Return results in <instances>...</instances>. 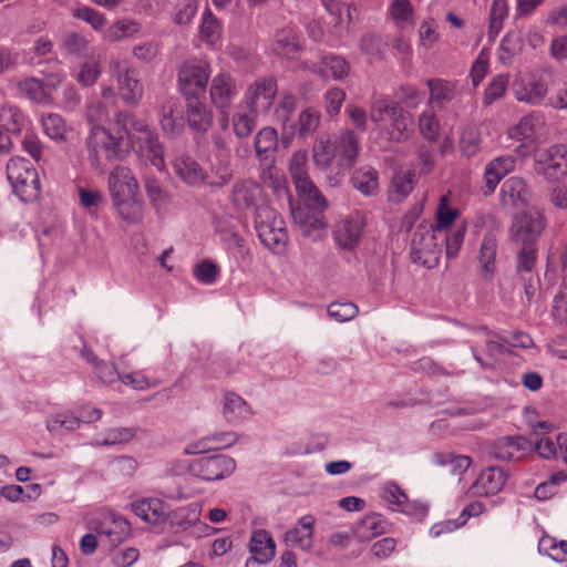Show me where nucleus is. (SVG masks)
<instances>
[{"instance_id":"f257e3e1","label":"nucleus","mask_w":567,"mask_h":567,"mask_svg":"<svg viewBox=\"0 0 567 567\" xmlns=\"http://www.w3.org/2000/svg\"><path fill=\"white\" fill-rule=\"evenodd\" d=\"M114 121L130 142L136 146L140 156L158 171H163L165 167L164 146L159 142L157 132L145 121L136 118L127 111L115 112Z\"/></svg>"},{"instance_id":"f03ea898","label":"nucleus","mask_w":567,"mask_h":567,"mask_svg":"<svg viewBox=\"0 0 567 567\" xmlns=\"http://www.w3.org/2000/svg\"><path fill=\"white\" fill-rule=\"evenodd\" d=\"M120 134L112 135L104 126L95 125L91 127L86 138L89 161L100 173L105 172L106 163L123 161L127 152L123 148L124 133L118 127Z\"/></svg>"},{"instance_id":"7ed1b4c3","label":"nucleus","mask_w":567,"mask_h":567,"mask_svg":"<svg viewBox=\"0 0 567 567\" xmlns=\"http://www.w3.org/2000/svg\"><path fill=\"white\" fill-rule=\"evenodd\" d=\"M255 229L261 244L274 252L285 250L288 233L284 219L267 205L256 207Z\"/></svg>"},{"instance_id":"20e7f679","label":"nucleus","mask_w":567,"mask_h":567,"mask_svg":"<svg viewBox=\"0 0 567 567\" xmlns=\"http://www.w3.org/2000/svg\"><path fill=\"white\" fill-rule=\"evenodd\" d=\"M7 177L13 193L24 203L38 199L40 181L33 165L23 157H13L7 164Z\"/></svg>"},{"instance_id":"39448f33","label":"nucleus","mask_w":567,"mask_h":567,"mask_svg":"<svg viewBox=\"0 0 567 567\" xmlns=\"http://www.w3.org/2000/svg\"><path fill=\"white\" fill-rule=\"evenodd\" d=\"M89 527L97 534L101 547L106 550H113L131 534L128 520L113 512H105L92 518Z\"/></svg>"},{"instance_id":"423d86ee","label":"nucleus","mask_w":567,"mask_h":567,"mask_svg":"<svg viewBox=\"0 0 567 567\" xmlns=\"http://www.w3.org/2000/svg\"><path fill=\"white\" fill-rule=\"evenodd\" d=\"M210 65L202 59L185 61L178 70V89L185 99L204 97L209 76Z\"/></svg>"},{"instance_id":"0eeeda50","label":"nucleus","mask_w":567,"mask_h":567,"mask_svg":"<svg viewBox=\"0 0 567 567\" xmlns=\"http://www.w3.org/2000/svg\"><path fill=\"white\" fill-rule=\"evenodd\" d=\"M299 161L300 158L295 155L290 166L292 182L300 198L298 206L324 210L328 207L326 198L309 178L305 167Z\"/></svg>"},{"instance_id":"6e6552de","label":"nucleus","mask_w":567,"mask_h":567,"mask_svg":"<svg viewBox=\"0 0 567 567\" xmlns=\"http://www.w3.org/2000/svg\"><path fill=\"white\" fill-rule=\"evenodd\" d=\"M236 468L233 457L224 454L204 455L189 463V472L204 481H219Z\"/></svg>"},{"instance_id":"1a4fd4ad","label":"nucleus","mask_w":567,"mask_h":567,"mask_svg":"<svg viewBox=\"0 0 567 567\" xmlns=\"http://www.w3.org/2000/svg\"><path fill=\"white\" fill-rule=\"evenodd\" d=\"M546 220L539 212H526L517 215L511 227V236L520 247H535Z\"/></svg>"},{"instance_id":"9d476101","label":"nucleus","mask_w":567,"mask_h":567,"mask_svg":"<svg viewBox=\"0 0 567 567\" xmlns=\"http://www.w3.org/2000/svg\"><path fill=\"white\" fill-rule=\"evenodd\" d=\"M28 121L20 109L9 104L0 105V153H8L14 138L23 133Z\"/></svg>"},{"instance_id":"9b49d317","label":"nucleus","mask_w":567,"mask_h":567,"mask_svg":"<svg viewBox=\"0 0 567 567\" xmlns=\"http://www.w3.org/2000/svg\"><path fill=\"white\" fill-rule=\"evenodd\" d=\"M437 233L434 225L420 224L416 227L411 238L410 248V255L414 262H420L430 268L429 257H433L436 260V256L440 252Z\"/></svg>"},{"instance_id":"f8f14e48","label":"nucleus","mask_w":567,"mask_h":567,"mask_svg":"<svg viewBox=\"0 0 567 567\" xmlns=\"http://www.w3.org/2000/svg\"><path fill=\"white\" fill-rule=\"evenodd\" d=\"M533 451V443L524 436H503L488 446V454L499 461L518 462Z\"/></svg>"},{"instance_id":"ddd939ff","label":"nucleus","mask_w":567,"mask_h":567,"mask_svg":"<svg viewBox=\"0 0 567 567\" xmlns=\"http://www.w3.org/2000/svg\"><path fill=\"white\" fill-rule=\"evenodd\" d=\"M277 93V83L271 78L254 82L247 90L244 104L252 113L268 112Z\"/></svg>"},{"instance_id":"4468645a","label":"nucleus","mask_w":567,"mask_h":567,"mask_svg":"<svg viewBox=\"0 0 567 567\" xmlns=\"http://www.w3.org/2000/svg\"><path fill=\"white\" fill-rule=\"evenodd\" d=\"M107 184L112 202L138 195V183L126 166L116 165L109 175Z\"/></svg>"},{"instance_id":"2eb2a0df","label":"nucleus","mask_w":567,"mask_h":567,"mask_svg":"<svg viewBox=\"0 0 567 567\" xmlns=\"http://www.w3.org/2000/svg\"><path fill=\"white\" fill-rule=\"evenodd\" d=\"M364 220L359 213L340 220L333 231L334 240L343 249L354 248L361 238Z\"/></svg>"},{"instance_id":"dca6fc26","label":"nucleus","mask_w":567,"mask_h":567,"mask_svg":"<svg viewBox=\"0 0 567 567\" xmlns=\"http://www.w3.org/2000/svg\"><path fill=\"white\" fill-rule=\"evenodd\" d=\"M530 198V190L520 177H509L501 187V203L506 208H524Z\"/></svg>"},{"instance_id":"f3484780","label":"nucleus","mask_w":567,"mask_h":567,"mask_svg":"<svg viewBox=\"0 0 567 567\" xmlns=\"http://www.w3.org/2000/svg\"><path fill=\"white\" fill-rule=\"evenodd\" d=\"M293 223L299 227L301 234L307 237H318V231L326 227L324 210L312 209L300 206H290Z\"/></svg>"},{"instance_id":"a211bd4d","label":"nucleus","mask_w":567,"mask_h":567,"mask_svg":"<svg viewBox=\"0 0 567 567\" xmlns=\"http://www.w3.org/2000/svg\"><path fill=\"white\" fill-rule=\"evenodd\" d=\"M209 95L217 109H228L237 95L235 79L228 73L216 74L210 83Z\"/></svg>"},{"instance_id":"6ab92c4d","label":"nucleus","mask_w":567,"mask_h":567,"mask_svg":"<svg viewBox=\"0 0 567 567\" xmlns=\"http://www.w3.org/2000/svg\"><path fill=\"white\" fill-rule=\"evenodd\" d=\"M174 173L188 186L198 187L205 181V169L190 155L183 154L173 162Z\"/></svg>"},{"instance_id":"aec40b11","label":"nucleus","mask_w":567,"mask_h":567,"mask_svg":"<svg viewBox=\"0 0 567 567\" xmlns=\"http://www.w3.org/2000/svg\"><path fill=\"white\" fill-rule=\"evenodd\" d=\"M315 523L316 519L312 515H305L300 517L297 526L286 532L285 542L303 551H309L313 546Z\"/></svg>"},{"instance_id":"412c9836","label":"nucleus","mask_w":567,"mask_h":567,"mask_svg":"<svg viewBox=\"0 0 567 567\" xmlns=\"http://www.w3.org/2000/svg\"><path fill=\"white\" fill-rule=\"evenodd\" d=\"M516 159L511 155H502L491 161L484 172L485 195L495 192L498 183L515 167Z\"/></svg>"},{"instance_id":"4be33fe9","label":"nucleus","mask_w":567,"mask_h":567,"mask_svg":"<svg viewBox=\"0 0 567 567\" xmlns=\"http://www.w3.org/2000/svg\"><path fill=\"white\" fill-rule=\"evenodd\" d=\"M506 480L507 475L503 468L498 466H489L478 475L473 488L478 495H496L503 489Z\"/></svg>"},{"instance_id":"5701e85b","label":"nucleus","mask_w":567,"mask_h":567,"mask_svg":"<svg viewBox=\"0 0 567 567\" xmlns=\"http://www.w3.org/2000/svg\"><path fill=\"white\" fill-rule=\"evenodd\" d=\"M132 507L135 515L147 523L166 522L168 505L159 498H143L133 503Z\"/></svg>"},{"instance_id":"b1692460","label":"nucleus","mask_w":567,"mask_h":567,"mask_svg":"<svg viewBox=\"0 0 567 567\" xmlns=\"http://www.w3.org/2000/svg\"><path fill=\"white\" fill-rule=\"evenodd\" d=\"M547 91V85L544 81L530 76L515 84L514 95L519 102L536 105L545 99Z\"/></svg>"},{"instance_id":"393cba45","label":"nucleus","mask_w":567,"mask_h":567,"mask_svg":"<svg viewBox=\"0 0 567 567\" xmlns=\"http://www.w3.org/2000/svg\"><path fill=\"white\" fill-rule=\"evenodd\" d=\"M200 518V507L198 504H189L187 506L178 507L172 512H167L166 522L169 530L173 533H181L187 530Z\"/></svg>"},{"instance_id":"a878e982","label":"nucleus","mask_w":567,"mask_h":567,"mask_svg":"<svg viewBox=\"0 0 567 567\" xmlns=\"http://www.w3.org/2000/svg\"><path fill=\"white\" fill-rule=\"evenodd\" d=\"M336 157L341 166L352 167L360 151L359 138L351 130L343 131L334 142Z\"/></svg>"},{"instance_id":"bb28decb","label":"nucleus","mask_w":567,"mask_h":567,"mask_svg":"<svg viewBox=\"0 0 567 567\" xmlns=\"http://www.w3.org/2000/svg\"><path fill=\"white\" fill-rule=\"evenodd\" d=\"M59 49L64 58H89L92 47L89 40L79 32H64L59 41Z\"/></svg>"},{"instance_id":"cd10ccee","label":"nucleus","mask_w":567,"mask_h":567,"mask_svg":"<svg viewBox=\"0 0 567 567\" xmlns=\"http://www.w3.org/2000/svg\"><path fill=\"white\" fill-rule=\"evenodd\" d=\"M548 163L543 167L547 181H557L567 175V145L556 144L548 148Z\"/></svg>"},{"instance_id":"c85d7f7f","label":"nucleus","mask_w":567,"mask_h":567,"mask_svg":"<svg viewBox=\"0 0 567 567\" xmlns=\"http://www.w3.org/2000/svg\"><path fill=\"white\" fill-rule=\"evenodd\" d=\"M187 100V122L189 127L198 133L209 130L213 123V115L208 107L200 102V97Z\"/></svg>"},{"instance_id":"c756f323","label":"nucleus","mask_w":567,"mask_h":567,"mask_svg":"<svg viewBox=\"0 0 567 567\" xmlns=\"http://www.w3.org/2000/svg\"><path fill=\"white\" fill-rule=\"evenodd\" d=\"M18 91L30 101L41 105L53 104L52 94L45 89L44 82L38 78L30 76L18 83Z\"/></svg>"},{"instance_id":"7c9ffc66","label":"nucleus","mask_w":567,"mask_h":567,"mask_svg":"<svg viewBox=\"0 0 567 567\" xmlns=\"http://www.w3.org/2000/svg\"><path fill=\"white\" fill-rule=\"evenodd\" d=\"M112 203L120 218L127 224L142 221L144 217V203L138 195L115 199Z\"/></svg>"},{"instance_id":"2f4dec72","label":"nucleus","mask_w":567,"mask_h":567,"mask_svg":"<svg viewBox=\"0 0 567 567\" xmlns=\"http://www.w3.org/2000/svg\"><path fill=\"white\" fill-rule=\"evenodd\" d=\"M278 135L272 127L261 128L255 138L256 155L264 165H270L274 161L271 154L277 150Z\"/></svg>"},{"instance_id":"473e14b6","label":"nucleus","mask_w":567,"mask_h":567,"mask_svg":"<svg viewBox=\"0 0 567 567\" xmlns=\"http://www.w3.org/2000/svg\"><path fill=\"white\" fill-rule=\"evenodd\" d=\"M249 551L264 561H271L276 555V543L266 529H256L249 540Z\"/></svg>"},{"instance_id":"72a5a7b5","label":"nucleus","mask_w":567,"mask_h":567,"mask_svg":"<svg viewBox=\"0 0 567 567\" xmlns=\"http://www.w3.org/2000/svg\"><path fill=\"white\" fill-rule=\"evenodd\" d=\"M261 193V188L255 182L241 181L234 185L231 198L238 208H250L256 206Z\"/></svg>"},{"instance_id":"f704fd0d","label":"nucleus","mask_w":567,"mask_h":567,"mask_svg":"<svg viewBox=\"0 0 567 567\" xmlns=\"http://www.w3.org/2000/svg\"><path fill=\"white\" fill-rule=\"evenodd\" d=\"M544 124V116L539 112H532L524 116L516 126L511 128L509 136L519 141L532 140Z\"/></svg>"},{"instance_id":"c9c22d12","label":"nucleus","mask_w":567,"mask_h":567,"mask_svg":"<svg viewBox=\"0 0 567 567\" xmlns=\"http://www.w3.org/2000/svg\"><path fill=\"white\" fill-rule=\"evenodd\" d=\"M388 522L380 514L371 513L357 524L354 533L360 539L368 540L384 534Z\"/></svg>"},{"instance_id":"e433bc0d","label":"nucleus","mask_w":567,"mask_h":567,"mask_svg":"<svg viewBox=\"0 0 567 567\" xmlns=\"http://www.w3.org/2000/svg\"><path fill=\"white\" fill-rule=\"evenodd\" d=\"M272 47L276 53L285 56H290L301 49L299 37L290 27L282 28L276 33Z\"/></svg>"},{"instance_id":"4c0bfd02","label":"nucleus","mask_w":567,"mask_h":567,"mask_svg":"<svg viewBox=\"0 0 567 567\" xmlns=\"http://www.w3.org/2000/svg\"><path fill=\"white\" fill-rule=\"evenodd\" d=\"M122 101L130 106H137L143 97V85L135 71L117 82Z\"/></svg>"},{"instance_id":"58836bf2","label":"nucleus","mask_w":567,"mask_h":567,"mask_svg":"<svg viewBox=\"0 0 567 567\" xmlns=\"http://www.w3.org/2000/svg\"><path fill=\"white\" fill-rule=\"evenodd\" d=\"M352 186L365 196H373L379 188L378 172L372 167H361L351 176Z\"/></svg>"},{"instance_id":"ea45409f","label":"nucleus","mask_w":567,"mask_h":567,"mask_svg":"<svg viewBox=\"0 0 567 567\" xmlns=\"http://www.w3.org/2000/svg\"><path fill=\"white\" fill-rule=\"evenodd\" d=\"M159 123L163 132L169 136H177L184 130L183 115L177 111L174 103L163 105L159 115Z\"/></svg>"},{"instance_id":"a19ab883","label":"nucleus","mask_w":567,"mask_h":567,"mask_svg":"<svg viewBox=\"0 0 567 567\" xmlns=\"http://www.w3.org/2000/svg\"><path fill=\"white\" fill-rule=\"evenodd\" d=\"M223 414L228 422L238 423L248 416V404L236 393L227 392L224 398Z\"/></svg>"},{"instance_id":"79ce46f5","label":"nucleus","mask_w":567,"mask_h":567,"mask_svg":"<svg viewBox=\"0 0 567 567\" xmlns=\"http://www.w3.org/2000/svg\"><path fill=\"white\" fill-rule=\"evenodd\" d=\"M390 140L398 143L408 140L410 127L413 125L412 115L403 107H400L395 115L390 118Z\"/></svg>"},{"instance_id":"37998d69","label":"nucleus","mask_w":567,"mask_h":567,"mask_svg":"<svg viewBox=\"0 0 567 567\" xmlns=\"http://www.w3.org/2000/svg\"><path fill=\"white\" fill-rule=\"evenodd\" d=\"M233 177V169L229 164L224 161H218L213 164L210 172L205 171V181L203 185L212 188H223L226 186Z\"/></svg>"},{"instance_id":"c03bdc74","label":"nucleus","mask_w":567,"mask_h":567,"mask_svg":"<svg viewBox=\"0 0 567 567\" xmlns=\"http://www.w3.org/2000/svg\"><path fill=\"white\" fill-rule=\"evenodd\" d=\"M508 16V4L506 0H493L489 11V22L487 37L489 41H494L503 29L504 20Z\"/></svg>"},{"instance_id":"a18cd8bd","label":"nucleus","mask_w":567,"mask_h":567,"mask_svg":"<svg viewBox=\"0 0 567 567\" xmlns=\"http://www.w3.org/2000/svg\"><path fill=\"white\" fill-rule=\"evenodd\" d=\"M312 156L315 163L322 168H327L331 165L333 157H336V147L334 143H331L329 136L320 135L316 140L312 148Z\"/></svg>"},{"instance_id":"49530a36","label":"nucleus","mask_w":567,"mask_h":567,"mask_svg":"<svg viewBox=\"0 0 567 567\" xmlns=\"http://www.w3.org/2000/svg\"><path fill=\"white\" fill-rule=\"evenodd\" d=\"M399 104L388 96L374 97L371 104L370 116L374 123H382L395 115Z\"/></svg>"},{"instance_id":"de8ad7c7","label":"nucleus","mask_w":567,"mask_h":567,"mask_svg":"<svg viewBox=\"0 0 567 567\" xmlns=\"http://www.w3.org/2000/svg\"><path fill=\"white\" fill-rule=\"evenodd\" d=\"M320 125V113L313 107L305 109L298 118L297 135L301 140L313 136Z\"/></svg>"},{"instance_id":"09e8293b","label":"nucleus","mask_w":567,"mask_h":567,"mask_svg":"<svg viewBox=\"0 0 567 567\" xmlns=\"http://www.w3.org/2000/svg\"><path fill=\"white\" fill-rule=\"evenodd\" d=\"M322 66L313 69V72L324 76V69H329L334 80H341L349 74L350 64L338 55H326L322 58Z\"/></svg>"},{"instance_id":"8fccbe9b","label":"nucleus","mask_w":567,"mask_h":567,"mask_svg":"<svg viewBox=\"0 0 567 567\" xmlns=\"http://www.w3.org/2000/svg\"><path fill=\"white\" fill-rule=\"evenodd\" d=\"M523 49L520 34L508 32L501 41L498 59L504 65H509L512 59Z\"/></svg>"},{"instance_id":"3c124183","label":"nucleus","mask_w":567,"mask_h":567,"mask_svg":"<svg viewBox=\"0 0 567 567\" xmlns=\"http://www.w3.org/2000/svg\"><path fill=\"white\" fill-rule=\"evenodd\" d=\"M141 30L140 24L133 20H120L110 25L105 33L104 39L110 42H117L125 38H130Z\"/></svg>"},{"instance_id":"603ef678","label":"nucleus","mask_w":567,"mask_h":567,"mask_svg":"<svg viewBox=\"0 0 567 567\" xmlns=\"http://www.w3.org/2000/svg\"><path fill=\"white\" fill-rule=\"evenodd\" d=\"M243 106H238V112L233 117V130L237 137H248L256 127V116L258 113H252L249 110L240 111Z\"/></svg>"},{"instance_id":"864d4df0","label":"nucleus","mask_w":567,"mask_h":567,"mask_svg":"<svg viewBox=\"0 0 567 567\" xmlns=\"http://www.w3.org/2000/svg\"><path fill=\"white\" fill-rule=\"evenodd\" d=\"M497 252V240L492 233L484 235L481 247L478 260L485 272L494 271V262Z\"/></svg>"},{"instance_id":"5fc2aeb1","label":"nucleus","mask_w":567,"mask_h":567,"mask_svg":"<svg viewBox=\"0 0 567 567\" xmlns=\"http://www.w3.org/2000/svg\"><path fill=\"white\" fill-rule=\"evenodd\" d=\"M381 498L386 503L389 509L401 512L409 497L396 483L386 482L382 487Z\"/></svg>"},{"instance_id":"6e6d98bb","label":"nucleus","mask_w":567,"mask_h":567,"mask_svg":"<svg viewBox=\"0 0 567 567\" xmlns=\"http://www.w3.org/2000/svg\"><path fill=\"white\" fill-rule=\"evenodd\" d=\"M426 84L430 89L431 100L437 103L440 107H443L454 96V86L449 81L430 79Z\"/></svg>"},{"instance_id":"4d7b16f0","label":"nucleus","mask_w":567,"mask_h":567,"mask_svg":"<svg viewBox=\"0 0 567 567\" xmlns=\"http://www.w3.org/2000/svg\"><path fill=\"white\" fill-rule=\"evenodd\" d=\"M102 66L99 58L92 56L80 65L75 80L85 87L94 85L101 75Z\"/></svg>"},{"instance_id":"13d9d810","label":"nucleus","mask_w":567,"mask_h":567,"mask_svg":"<svg viewBox=\"0 0 567 567\" xmlns=\"http://www.w3.org/2000/svg\"><path fill=\"white\" fill-rule=\"evenodd\" d=\"M137 433V427H112L104 432V437L96 441V446H111L116 444H124L132 441Z\"/></svg>"},{"instance_id":"bf43d9fd","label":"nucleus","mask_w":567,"mask_h":567,"mask_svg":"<svg viewBox=\"0 0 567 567\" xmlns=\"http://www.w3.org/2000/svg\"><path fill=\"white\" fill-rule=\"evenodd\" d=\"M359 47L363 54L382 58L389 47V42L378 33H365L362 35Z\"/></svg>"},{"instance_id":"052dcab7","label":"nucleus","mask_w":567,"mask_h":567,"mask_svg":"<svg viewBox=\"0 0 567 567\" xmlns=\"http://www.w3.org/2000/svg\"><path fill=\"white\" fill-rule=\"evenodd\" d=\"M41 123L44 133L54 141H63L66 135V125L63 117L55 113L42 115Z\"/></svg>"},{"instance_id":"680f3d73","label":"nucleus","mask_w":567,"mask_h":567,"mask_svg":"<svg viewBox=\"0 0 567 567\" xmlns=\"http://www.w3.org/2000/svg\"><path fill=\"white\" fill-rule=\"evenodd\" d=\"M199 33L202 40L209 44H214L219 39L220 24L209 9L203 13Z\"/></svg>"},{"instance_id":"e2e57ef3","label":"nucleus","mask_w":567,"mask_h":567,"mask_svg":"<svg viewBox=\"0 0 567 567\" xmlns=\"http://www.w3.org/2000/svg\"><path fill=\"white\" fill-rule=\"evenodd\" d=\"M389 13L398 27L404 28L412 19L413 8L410 0H393Z\"/></svg>"},{"instance_id":"0e129e2a","label":"nucleus","mask_w":567,"mask_h":567,"mask_svg":"<svg viewBox=\"0 0 567 567\" xmlns=\"http://www.w3.org/2000/svg\"><path fill=\"white\" fill-rule=\"evenodd\" d=\"M198 0H178L173 13L176 24H188L197 12Z\"/></svg>"},{"instance_id":"69168bd1","label":"nucleus","mask_w":567,"mask_h":567,"mask_svg":"<svg viewBox=\"0 0 567 567\" xmlns=\"http://www.w3.org/2000/svg\"><path fill=\"white\" fill-rule=\"evenodd\" d=\"M509 83L508 74H498L496 75L487 85L484 95V103L489 105L506 92V89Z\"/></svg>"},{"instance_id":"338daca9","label":"nucleus","mask_w":567,"mask_h":567,"mask_svg":"<svg viewBox=\"0 0 567 567\" xmlns=\"http://www.w3.org/2000/svg\"><path fill=\"white\" fill-rule=\"evenodd\" d=\"M394 192L406 197L414 188L415 172L413 169L398 172L392 178Z\"/></svg>"},{"instance_id":"774afa93","label":"nucleus","mask_w":567,"mask_h":567,"mask_svg":"<svg viewBox=\"0 0 567 567\" xmlns=\"http://www.w3.org/2000/svg\"><path fill=\"white\" fill-rule=\"evenodd\" d=\"M73 16L89 23L96 31H101L106 24L104 14L91 7H78L74 10Z\"/></svg>"}]
</instances>
